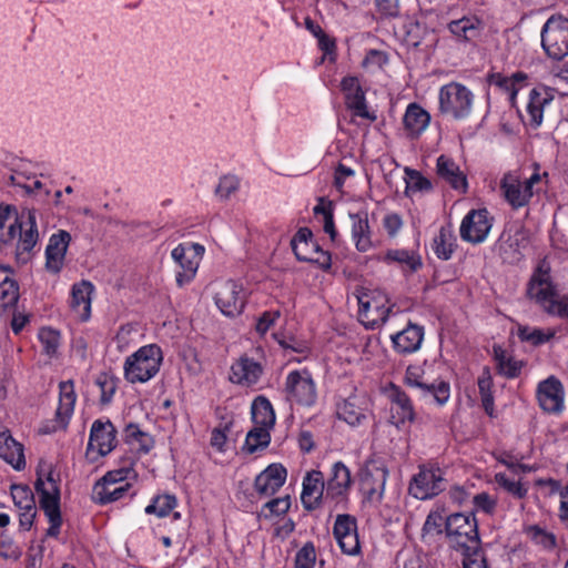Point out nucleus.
<instances>
[{"label":"nucleus","mask_w":568,"mask_h":568,"mask_svg":"<svg viewBox=\"0 0 568 568\" xmlns=\"http://www.w3.org/2000/svg\"><path fill=\"white\" fill-rule=\"evenodd\" d=\"M38 216L36 209L23 207L18 212L12 205H0V241L11 244L17 240V256L23 261L39 241Z\"/></svg>","instance_id":"obj_1"},{"label":"nucleus","mask_w":568,"mask_h":568,"mask_svg":"<svg viewBox=\"0 0 568 568\" xmlns=\"http://www.w3.org/2000/svg\"><path fill=\"white\" fill-rule=\"evenodd\" d=\"M547 175L546 172L542 175L539 173V165H536L535 172L528 178L524 176L519 170L508 171L500 180L501 195L513 210L525 207L535 194V185Z\"/></svg>","instance_id":"obj_2"},{"label":"nucleus","mask_w":568,"mask_h":568,"mask_svg":"<svg viewBox=\"0 0 568 568\" xmlns=\"http://www.w3.org/2000/svg\"><path fill=\"white\" fill-rule=\"evenodd\" d=\"M163 354L160 346L150 344L140 347L128 356L124 366V378L132 384L145 383L153 378L161 367Z\"/></svg>","instance_id":"obj_3"},{"label":"nucleus","mask_w":568,"mask_h":568,"mask_svg":"<svg viewBox=\"0 0 568 568\" xmlns=\"http://www.w3.org/2000/svg\"><path fill=\"white\" fill-rule=\"evenodd\" d=\"M34 488L39 495L40 508L44 511L50 523L47 536L57 537L60 532L62 518L60 511V489L53 477V471L49 470L44 477L38 471Z\"/></svg>","instance_id":"obj_4"},{"label":"nucleus","mask_w":568,"mask_h":568,"mask_svg":"<svg viewBox=\"0 0 568 568\" xmlns=\"http://www.w3.org/2000/svg\"><path fill=\"white\" fill-rule=\"evenodd\" d=\"M445 532L449 546L457 551H469L478 548L480 539L478 526L473 514L456 513L446 518Z\"/></svg>","instance_id":"obj_5"},{"label":"nucleus","mask_w":568,"mask_h":568,"mask_svg":"<svg viewBox=\"0 0 568 568\" xmlns=\"http://www.w3.org/2000/svg\"><path fill=\"white\" fill-rule=\"evenodd\" d=\"M439 111L454 120L467 119L475 101L474 93L459 82H449L439 89Z\"/></svg>","instance_id":"obj_6"},{"label":"nucleus","mask_w":568,"mask_h":568,"mask_svg":"<svg viewBox=\"0 0 568 568\" xmlns=\"http://www.w3.org/2000/svg\"><path fill=\"white\" fill-rule=\"evenodd\" d=\"M541 45L554 60L568 55V18L561 14L548 18L541 29Z\"/></svg>","instance_id":"obj_7"},{"label":"nucleus","mask_w":568,"mask_h":568,"mask_svg":"<svg viewBox=\"0 0 568 568\" xmlns=\"http://www.w3.org/2000/svg\"><path fill=\"white\" fill-rule=\"evenodd\" d=\"M284 390L288 402L305 407L313 406L317 398L316 385L307 369L290 372Z\"/></svg>","instance_id":"obj_8"},{"label":"nucleus","mask_w":568,"mask_h":568,"mask_svg":"<svg viewBox=\"0 0 568 568\" xmlns=\"http://www.w3.org/2000/svg\"><path fill=\"white\" fill-rule=\"evenodd\" d=\"M203 253L204 247L197 243H182L172 250L171 256L181 268L175 276L178 286L182 287L194 278Z\"/></svg>","instance_id":"obj_9"},{"label":"nucleus","mask_w":568,"mask_h":568,"mask_svg":"<svg viewBox=\"0 0 568 568\" xmlns=\"http://www.w3.org/2000/svg\"><path fill=\"white\" fill-rule=\"evenodd\" d=\"M341 90L344 94L346 109L351 111L353 118H361L369 122H375L377 115L368 109L365 91L363 90L358 78L345 77L341 82Z\"/></svg>","instance_id":"obj_10"},{"label":"nucleus","mask_w":568,"mask_h":568,"mask_svg":"<svg viewBox=\"0 0 568 568\" xmlns=\"http://www.w3.org/2000/svg\"><path fill=\"white\" fill-rule=\"evenodd\" d=\"M387 298L382 293L375 292L363 294L358 297L359 317L362 323L368 328H375L383 325L389 315L390 307L387 306Z\"/></svg>","instance_id":"obj_11"},{"label":"nucleus","mask_w":568,"mask_h":568,"mask_svg":"<svg viewBox=\"0 0 568 568\" xmlns=\"http://www.w3.org/2000/svg\"><path fill=\"white\" fill-rule=\"evenodd\" d=\"M445 489L443 471L435 467H419L409 485V493L417 499L432 498Z\"/></svg>","instance_id":"obj_12"},{"label":"nucleus","mask_w":568,"mask_h":568,"mask_svg":"<svg viewBox=\"0 0 568 568\" xmlns=\"http://www.w3.org/2000/svg\"><path fill=\"white\" fill-rule=\"evenodd\" d=\"M493 221L486 209L471 210L462 221L460 237L473 244L483 243L493 227Z\"/></svg>","instance_id":"obj_13"},{"label":"nucleus","mask_w":568,"mask_h":568,"mask_svg":"<svg viewBox=\"0 0 568 568\" xmlns=\"http://www.w3.org/2000/svg\"><path fill=\"white\" fill-rule=\"evenodd\" d=\"M536 397L540 408L548 414H559L564 409L565 389L554 375L539 382Z\"/></svg>","instance_id":"obj_14"},{"label":"nucleus","mask_w":568,"mask_h":568,"mask_svg":"<svg viewBox=\"0 0 568 568\" xmlns=\"http://www.w3.org/2000/svg\"><path fill=\"white\" fill-rule=\"evenodd\" d=\"M333 535L344 554L354 556L359 552L357 524L353 516L347 514L337 515L333 527Z\"/></svg>","instance_id":"obj_15"},{"label":"nucleus","mask_w":568,"mask_h":568,"mask_svg":"<svg viewBox=\"0 0 568 568\" xmlns=\"http://www.w3.org/2000/svg\"><path fill=\"white\" fill-rule=\"evenodd\" d=\"M214 298L216 306L226 316L240 314L245 304L242 286L233 281L221 283Z\"/></svg>","instance_id":"obj_16"},{"label":"nucleus","mask_w":568,"mask_h":568,"mask_svg":"<svg viewBox=\"0 0 568 568\" xmlns=\"http://www.w3.org/2000/svg\"><path fill=\"white\" fill-rule=\"evenodd\" d=\"M115 443L116 429L113 424L109 419L94 420L90 430L88 450H97L100 456H105L113 450Z\"/></svg>","instance_id":"obj_17"},{"label":"nucleus","mask_w":568,"mask_h":568,"mask_svg":"<svg viewBox=\"0 0 568 568\" xmlns=\"http://www.w3.org/2000/svg\"><path fill=\"white\" fill-rule=\"evenodd\" d=\"M70 241L71 235L64 230L50 236L45 248V267L49 272L58 274L62 270Z\"/></svg>","instance_id":"obj_18"},{"label":"nucleus","mask_w":568,"mask_h":568,"mask_svg":"<svg viewBox=\"0 0 568 568\" xmlns=\"http://www.w3.org/2000/svg\"><path fill=\"white\" fill-rule=\"evenodd\" d=\"M263 375L262 365L253 358L243 355L232 366L230 381L241 386L255 385Z\"/></svg>","instance_id":"obj_19"},{"label":"nucleus","mask_w":568,"mask_h":568,"mask_svg":"<svg viewBox=\"0 0 568 568\" xmlns=\"http://www.w3.org/2000/svg\"><path fill=\"white\" fill-rule=\"evenodd\" d=\"M286 469L281 464H271L255 478V489L262 496L274 495L285 483Z\"/></svg>","instance_id":"obj_20"},{"label":"nucleus","mask_w":568,"mask_h":568,"mask_svg":"<svg viewBox=\"0 0 568 568\" xmlns=\"http://www.w3.org/2000/svg\"><path fill=\"white\" fill-rule=\"evenodd\" d=\"M324 490L326 491V485L322 471L312 470L308 473L303 480L301 495L304 508L307 510L317 508L323 498Z\"/></svg>","instance_id":"obj_21"},{"label":"nucleus","mask_w":568,"mask_h":568,"mask_svg":"<svg viewBox=\"0 0 568 568\" xmlns=\"http://www.w3.org/2000/svg\"><path fill=\"white\" fill-rule=\"evenodd\" d=\"M93 291L94 286L89 281L72 285L70 307L82 322L90 318Z\"/></svg>","instance_id":"obj_22"},{"label":"nucleus","mask_w":568,"mask_h":568,"mask_svg":"<svg viewBox=\"0 0 568 568\" xmlns=\"http://www.w3.org/2000/svg\"><path fill=\"white\" fill-rule=\"evenodd\" d=\"M387 470L377 468L373 473H366L362 478L364 503L377 507L384 496Z\"/></svg>","instance_id":"obj_23"},{"label":"nucleus","mask_w":568,"mask_h":568,"mask_svg":"<svg viewBox=\"0 0 568 568\" xmlns=\"http://www.w3.org/2000/svg\"><path fill=\"white\" fill-rule=\"evenodd\" d=\"M389 422L397 428L405 423H412L415 412L410 398L399 388H394L390 394Z\"/></svg>","instance_id":"obj_24"},{"label":"nucleus","mask_w":568,"mask_h":568,"mask_svg":"<svg viewBox=\"0 0 568 568\" xmlns=\"http://www.w3.org/2000/svg\"><path fill=\"white\" fill-rule=\"evenodd\" d=\"M424 339V327L408 324L403 331L392 335L394 348L400 354H410L420 348Z\"/></svg>","instance_id":"obj_25"},{"label":"nucleus","mask_w":568,"mask_h":568,"mask_svg":"<svg viewBox=\"0 0 568 568\" xmlns=\"http://www.w3.org/2000/svg\"><path fill=\"white\" fill-rule=\"evenodd\" d=\"M366 400L357 395L349 396L337 405L336 414L351 426H358L367 418Z\"/></svg>","instance_id":"obj_26"},{"label":"nucleus","mask_w":568,"mask_h":568,"mask_svg":"<svg viewBox=\"0 0 568 568\" xmlns=\"http://www.w3.org/2000/svg\"><path fill=\"white\" fill-rule=\"evenodd\" d=\"M77 402V394L72 381H64L59 384V405L55 410V422L59 427L65 428Z\"/></svg>","instance_id":"obj_27"},{"label":"nucleus","mask_w":568,"mask_h":568,"mask_svg":"<svg viewBox=\"0 0 568 568\" xmlns=\"http://www.w3.org/2000/svg\"><path fill=\"white\" fill-rule=\"evenodd\" d=\"M352 478L349 469L342 463L336 462L331 469V475L326 481L325 497L338 498L347 494L351 488Z\"/></svg>","instance_id":"obj_28"},{"label":"nucleus","mask_w":568,"mask_h":568,"mask_svg":"<svg viewBox=\"0 0 568 568\" xmlns=\"http://www.w3.org/2000/svg\"><path fill=\"white\" fill-rule=\"evenodd\" d=\"M447 28L458 41L471 42L480 36L483 22L475 16H467L450 21Z\"/></svg>","instance_id":"obj_29"},{"label":"nucleus","mask_w":568,"mask_h":568,"mask_svg":"<svg viewBox=\"0 0 568 568\" xmlns=\"http://www.w3.org/2000/svg\"><path fill=\"white\" fill-rule=\"evenodd\" d=\"M0 458L17 470L26 467L23 446L14 440L8 430L0 433Z\"/></svg>","instance_id":"obj_30"},{"label":"nucleus","mask_w":568,"mask_h":568,"mask_svg":"<svg viewBox=\"0 0 568 568\" xmlns=\"http://www.w3.org/2000/svg\"><path fill=\"white\" fill-rule=\"evenodd\" d=\"M528 295L534 298L541 307L558 292L552 284L550 274L536 272L532 274L528 284Z\"/></svg>","instance_id":"obj_31"},{"label":"nucleus","mask_w":568,"mask_h":568,"mask_svg":"<svg viewBox=\"0 0 568 568\" xmlns=\"http://www.w3.org/2000/svg\"><path fill=\"white\" fill-rule=\"evenodd\" d=\"M352 220V236L359 252H367L372 247L371 229L367 212L361 211L349 214Z\"/></svg>","instance_id":"obj_32"},{"label":"nucleus","mask_w":568,"mask_h":568,"mask_svg":"<svg viewBox=\"0 0 568 568\" xmlns=\"http://www.w3.org/2000/svg\"><path fill=\"white\" fill-rule=\"evenodd\" d=\"M430 121V115L422 106L412 103L407 106L404 115V128L410 138L418 136L426 130Z\"/></svg>","instance_id":"obj_33"},{"label":"nucleus","mask_w":568,"mask_h":568,"mask_svg":"<svg viewBox=\"0 0 568 568\" xmlns=\"http://www.w3.org/2000/svg\"><path fill=\"white\" fill-rule=\"evenodd\" d=\"M437 173L447 181L455 190L466 192L467 180L459 166L448 156L440 155L437 159Z\"/></svg>","instance_id":"obj_34"},{"label":"nucleus","mask_w":568,"mask_h":568,"mask_svg":"<svg viewBox=\"0 0 568 568\" xmlns=\"http://www.w3.org/2000/svg\"><path fill=\"white\" fill-rule=\"evenodd\" d=\"M292 250L298 261L311 263L316 253L317 243L310 229H300L291 241Z\"/></svg>","instance_id":"obj_35"},{"label":"nucleus","mask_w":568,"mask_h":568,"mask_svg":"<svg viewBox=\"0 0 568 568\" xmlns=\"http://www.w3.org/2000/svg\"><path fill=\"white\" fill-rule=\"evenodd\" d=\"M384 261L387 263H396L404 272L409 273H415L423 266L419 254L404 248L388 250L384 256Z\"/></svg>","instance_id":"obj_36"},{"label":"nucleus","mask_w":568,"mask_h":568,"mask_svg":"<svg viewBox=\"0 0 568 568\" xmlns=\"http://www.w3.org/2000/svg\"><path fill=\"white\" fill-rule=\"evenodd\" d=\"M252 419L256 427L270 430L275 424V413L271 402L264 396H257L252 403Z\"/></svg>","instance_id":"obj_37"},{"label":"nucleus","mask_w":568,"mask_h":568,"mask_svg":"<svg viewBox=\"0 0 568 568\" xmlns=\"http://www.w3.org/2000/svg\"><path fill=\"white\" fill-rule=\"evenodd\" d=\"M130 487V484L105 485V483H95L93 487V499L101 505L113 503L123 498Z\"/></svg>","instance_id":"obj_38"},{"label":"nucleus","mask_w":568,"mask_h":568,"mask_svg":"<svg viewBox=\"0 0 568 568\" xmlns=\"http://www.w3.org/2000/svg\"><path fill=\"white\" fill-rule=\"evenodd\" d=\"M456 236L450 227L442 226L433 240V250L438 258L447 261L456 248Z\"/></svg>","instance_id":"obj_39"},{"label":"nucleus","mask_w":568,"mask_h":568,"mask_svg":"<svg viewBox=\"0 0 568 568\" xmlns=\"http://www.w3.org/2000/svg\"><path fill=\"white\" fill-rule=\"evenodd\" d=\"M422 398L435 402L439 406L445 405L450 397V386L447 382H426L418 390Z\"/></svg>","instance_id":"obj_40"},{"label":"nucleus","mask_w":568,"mask_h":568,"mask_svg":"<svg viewBox=\"0 0 568 568\" xmlns=\"http://www.w3.org/2000/svg\"><path fill=\"white\" fill-rule=\"evenodd\" d=\"M125 442L130 445H138V450L146 454L153 447V438L141 430L136 424H129L124 429Z\"/></svg>","instance_id":"obj_41"},{"label":"nucleus","mask_w":568,"mask_h":568,"mask_svg":"<svg viewBox=\"0 0 568 568\" xmlns=\"http://www.w3.org/2000/svg\"><path fill=\"white\" fill-rule=\"evenodd\" d=\"M445 521L440 513H429L422 529V540L426 544L433 542L434 538L443 532Z\"/></svg>","instance_id":"obj_42"},{"label":"nucleus","mask_w":568,"mask_h":568,"mask_svg":"<svg viewBox=\"0 0 568 568\" xmlns=\"http://www.w3.org/2000/svg\"><path fill=\"white\" fill-rule=\"evenodd\" d=\"M526 534L536 546H539L544 550L549 551L557 547L556 536L539 526L528 527Z\"/></svg>","instance_id":"obj_43"},{"label":"nucleus","mask_w":568,"mask_h":568,"mask_svg":"<svg viewBox=\"0 0 568 568\" xmlns=\"http://www.w3.org/2000/svg\"><path fill=\"white\" fill-rule=\"evenodd\" d=\"M271 442V435L270 430H267L264 427H254L251 429L245 439L244 448L250 453L253 454L257 452L258 449H263L268 446Z\"/></svg>","instance_id":"obj_44"},{"label":"nucleus","mask_w":568,"mask_h":568,"mask_svg":"<svg viewBox=\"0 0 568 568\" xmlns=\"http://www.w3.org/2000/svg\"><path fill=\"white\" fill-rule=\"evenodd\" d=\"M178 505V500L174 495H159L155 496L150 505L145 507V513L151 515L154 514L158 517H165L172 511Z\"/></svg>","instance_id":"obj_45"},{"label":"nucleus","mask_w":568,"mask_h":568,"mask_svg":"<svg viewBox=\"0 0 568 568\" xmlns=\"http://www.w3.org/2000/svg\"><path fill=\"white\" fill-rule=\"evenodd\" d=\"M549 100L544 97L538 90L532 89L529 93V101L527 103V111L531 118V121L538 126L542 122L544 106Z\"/></svg>","instance_id":"obj_46"},{"label":"nucleus","mask_w":568,"mask_h":568,"mask_svg":"<svg viewBox=\"0 0 568 568\" xmlns=\"http://www.w3.org/2000/svg\"><path fill=\"white\" fill-rule=\"evenodd\" d=\"M240 185L241 181L239 176L226 174L220 178L214 192L220 200L226 201L239 191Z\"/></svg>","instance_id":"obj_47"},{"label":"nucleus","mask_w":568,"mask_h":568,"mask_svg":"<svg viewBox=\"0 0 568 568\" xmlns=\"http://www.w3.org/2000/svg\"><path fill=\"white\" fill-rule=\"evenodd\" d=\"M19 298V287L16 281L6 277L0 283V308L13 306Z\"/></svg>","instance_id":"obj_48"},{"label":"nucleus","mask_w":568,"mask_h":568,"mask_svg":"<svg viewBox=\"0 0 568 568\" xmlns=\"http://www.w3.org/2000/svg\"><path fill=\"white\" fill-rule=\"evenodd\" d=\"M542 308L551 316L568 320V294H555Z\"/></svg>","instance_id":"obj_49"},{"label":"nucleus","mask_w":568,"mask_h":568,"mask_svg":"<svg viewBox=\"0 0 568 568\" xmlns=\"http://www.w3.org/2000/svg\"><path fill=\"white\" fill-rule=\"evenodd\" d=\"M404 171L406 174V192H428L432 190V182L423 176L420 172L410 168H405Z\"/></svg>","instance_id":"obj_50"},{"label":"nucleus","mask_w":568,"mask_h":568,"mask_svg":"<svg viewBox=\"0 0 568 568\" xmlns=\"http://www.w3.org/2000/svg\"><path fill=\"white\" fill-rule=\"evenodd\" d=\"M95 384L99 386L101 390V404H110L118 387V379L114 376L102 373L97 377Z\"/></svg>","instance_id":"obj_51"},{"label":"nucleus","mask_w":568,"mask_h":568,"mask_svg":"<svg viewBox=\"0 0 568 568\" xmlns=\"http://www.w3.org/2000/svg\"><path fill=\"white\" fill-rule=\"evenodd\" d=\"M554 332H544L540 328H530L528 326L518 327V337L524 342H529L534 346L541 345L552 338Z\"/></svg>","instance_id":"obj_52"},{"label":"nucleus","mask_w":568,"mask_h":568,"mask_svg":"<svg viewBox=\"0 0 568 568\" xmlns=\"http://www.w3.org/2000/svg\"><path fill=\"white\" fill-rule=\"evenodd\" d=\"M11 496L19 510L36 507L34 496L28 486L12 485Z\"/></svg>","instance_id":"obj_53"},{"label":"nucleus","mask_w":568,"mask_h":568,"mask_svg":"<svg viewBox=\"0 0 568 568\" xmlns=\"http://www.w3.org/2000/svg\"><path fill=\"white\" fill-rule=\"evenodd\" d=\"M38 336L43 352L49 356L55 355L60 345L59 332L49 327H43L39 331Z\"/></svg>","instance_id":"obj_54"},{"label":"nucleus","mask_w":568,"mask_h":568,"mask_svg":"<svg viewBox=\"0 0 568 568\" xmlns=\"http://www.w3.org/2000/svg\"><path fill=\"white\" fill-rule=\"evenodd\" d=\"M495 481L506 491L517 498H523L527 494V489L520 481L510 479L506 474L499 473L495 475Z\"/></svg>","instance_id":"obj_55"},{"label":"nucleus","mask_w":568,"mask_h":568,"mask_svg":"<svg viewBox=\"0 0 568 568\" xmlns=\"http://www.w3.org/2000/svg\"><path fill=\"white\" fill-rule=\"evenodd\" d=\"M462 554L464 568H488L487 557L480 545L474 550L462 551Z\"/></svg>","instance_id":"obj_56"},{"label":"nucleus","mask_w":568,"mask_h":568,"mask_svg":"<svg viewBox=\"0 0 568 568\" xmlns=\"http://www.w3.org/2000/svg\"><path fill=\"white\" fill-rule=\"evenodd\" d=\"M315 560V547L312 542H306L295 556V568H314Z\"/></svg>","instance_id":"obj_57"},{"label":"nucleus","mask_w":568,"mask_h":568,"mask_svg":"<svg viewBox=\"0 0 568 568\" xmlns=\"http://www.w3.org/2000/svg\"><path fill=\"white\" fill-rule=\"evenodd\" d=\"M551 493H557L560 497V519L568 525V484L562 486L559 481L550 480Z\"/></svg>","instance_id":"obj_58"},{"label":"nucleus","mask_w":568,"mask_h":568,"mask_svg":"<svg viewBox=\"0 0 568 568\" xmlns=\"http://www.w3.org/2000/svg\"><path fill=\"white\" fill-rule=\"evenodd\" d=\"M474 507L477 511L493 514L497 506V500L487 493H479L473 498Z\"/></svg>","instance_id":"obj_59"},{"label":"nucleus","mask_w":568,"mask_h":568,"mask_svg":"<svg viewBox=\"0 0 568 568\" xmlns=\"http://www.w3.org/2000/svg\"><path fill=\"white\" fill-rule=\"evenodd\" d=\"M405 383L407 386L418 390L426 383L423 369L419 366H408L405 373Z\"/></svg>","instance_id":"obj_60"},{"label":"nucleus","mask_w":568,"mask_h":568,"mask_svg":"<svg viewBox=\"0 0 568 568\" xmlns=\"http://www.w3.org/2000/svg\"><path fill=\"white\" fill-rule=\"evenodd\" d=\"M403 219L397 213H387L383 219V226L390 237H395L403 227Z\"/></svg>","instance_id":"obj_61"},{"label":"nucleus","mask_w":568,"mask_h":568,"mask_svg":"<svg viewBox=\"0 0 568 568\" xmlns=\"http://www.w3.org/2000/svg\"><path fill=\"white\" fill-rule=\"evenodd\" d=\"M523 366L524 363L521 361H517L514 357L509 356L506 361H504L500 364L498 371L507 378H515L520 374Z\"/></svg>","instance_id":"obj_62"},{"label":"nucleus","mask_w":568,"mask_h":568,"mask_svg":"<svg viewBox=\"0 0 568 568\" xmlns=\"http://www.w3.org/2000/svg\"><path fill=\"white\" fill-rule=\"evenodd\" d=\"M376 7L385 17L395 18L399 14V0H376Z\"/></svg>","instance_id":"obj_63"},{"label":"nucleus","mask_w":568,"mask_h":568,"mask_svg":"<svg viewBox=\"0 0 568 568\" xmlns=\"http://www.w3.org/2000/svg\"><path fill=\"white\" fill-rule=\"evenodd\" d=\"M278 317V311L264 312L256 323V332L261 335H264Z\"/></svg>","instance_id":"obj_64"}]
</instances>
